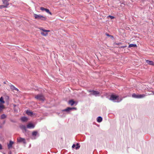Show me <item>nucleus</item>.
<instances>
[{
    "label": "nucleus",
    "mask_w": 154,
    "mask_h": 154,
    "mask_svg": "<svg viewBox=\"0 0 154 154\" xmlns=\"http://www.w3.org/2000/svg\"><path fill=\"white\" fill-rule=\"evenodd\" d=\"M0 101L2 103H5V102L3 98L2 97H1L0 98Z\"/></svg>",
    "instance_id": "5701e85b"
},
{
    "label": "nucleus",
    "mask_w": 154,
    "mask_h": 154,
    "mask_svg": "<svg viewBox=\"0 0 154 154\" xmlns=\"http://www.w3.org/2000/svg\"><path fill=\"white\" fill-rule=\"evenodd\" d=\"M102 120V118L101 117L99 116L97 118V121L98 122H101Z\"/></svg>",
    "instance_id": "4468645a"
},
{
    "label": "nucleus",
    "mask_w": 154,
    "mask_h": 154,
    "mask_svg": "<svg viewBox=\"0 0 154 154\" xmlns=\"http://www.w3.org/2000/svg\"><path fill=\"white\" fill-rule=\"evenodd\" d=\"M21 120L23 122H26L28 120V119L26 117H23L21 118Z\"/></svg>",
    "instance_id": "9d476101"
},
{
    "label": "nucleus",
    "mask_w": 154,
    "mask_h": 154,
    "mask_svg": "<svg viewBox=\"0 0 154 154\" xmlns=\"http://www.w3.org/2000/svg\"><path fill=\"white\" fill-rule=\"evenodd\" d=\"M26 113L28 115L30 116H32L33 115V112L29 110H27Z\"/></svg>",
    "instance_id": "f8f14e48"
},
{
    "label": "nucleus",
    "mask_w": 154,
    "mask_h": 154,
    "mask_svg": "<svg viewBox=\"0 0 154 154\" xmlns=\"http://www.w3.org/2000/svg\"><path fill=\"white\" fill-rule=\"evenodd\" d=\"M37 132L36 131H34L32 132V135L33 136H35L37 135Z\"/></svg>",
    "instance_id": "4be33fe9"
},
{
    "label": "nucleus",
    "mask_w": 154,
    "mask_h": 154,
    "mask_svg": "<svg viewBox=\"0 0 154 154\" xmlns=\"http://www.w3.org/2000/svg\"><path fill=\"white\" fill-rule=\"evenodd\" d=\"M138 95H136L135 94H133L132 95V97L134 98H138Z\"/></svg>",
    "instance_id": "412c9836"
},
{
    "label": "nucleus",
    "mask_w": 154,
    "mask_h": 154,
    "mask_svg": "<svg viewBox=\"0 0 154 154\" xmlns=\"http://www.w3.org/2000/svg\"><path fill=\"white\" fill-rule=\"evenodd\" d=\"M2 149V145L0 144V149Z\"/></svg>",
    "instance_id": "7c9ffc66"
},
{
    "label": "nucleus",
    "mask_w": 154,
    "mask_h": 154,
    "mask_svg": "<svg viewBox=\"0 0 154 154\" xmlns=\"http://www.w3.org/2000/svg\"><path fill=\"white\" fill-rule=\"evenodd\" d=\"M46 8H45L43 7H41L40 8V9L41 10H42V11H45V10L46 9Z\"/></svg>",
    "instance_id": "393cba45"
},
{
    "label": "nucleus",
    "mask_w": 154,
    "mask_h": 154,
    "mask_svg": "<svg viewBox=\"0 0 154 154\" xmlns=\"http://www.w3.org/2000/svg\"><path fill=\"white\" fill-rule=\"evenodd\" d=\"M34 16L35 18L37 20H42L45 21L46 19V17H45L43 16L40 14H34Z\"/></svg>",
    "instance_id": "f257e3e1"
},
{
    "label": "nucleus",
    "mask_w": 154,
    "mask_h": 154,
    "mask_svg": "<svg viewBox=\"0 0 154 154\" xmlns=\"http://www.w3.org/2000/svg\"><path fill=\"white\" fill-rule=\"evenodd\" d=\"M119 102V101H117V102Z\"/></svg>",
    "instance_id": "473e14b6"
},
{
    "label": "nucleus",
    "mask_w": 154,
    "mask_h": 154,
    "mask_svg": "<svg viewBox=\"0 0 154 154\" xmlns=\"http://www.w3.org/2000/svg\"><path fill=\"white\" fill-rule=\"evenodd\" d=\"M17 141L18 142L19 141V140L18 139V138L17 139Z\"/></svg>",
    "instance_id": "2f4dec72"
},
{
    "label": "nucleus",
    "mask_w": 154,
    "mask_h": 154,
    "mask_svg": "<svg viewBox=\"0 0 154 154\" xmlns=\"http://www.w3.org/2000/svg\"><path fill=\"white\" fill-rule=\"evenodd\" d=\"M14 143V142L11 141H10L8 145V147L9 149H10L12 148V146Z\"/></svg>",
    "instance_id": "6e6552de"
},
{
    "label": "nucleus",
    "mask_w": 154,
    "mask_h": 154,
    "mask_svg": "<svg viewBox=\"0 0 154 154\" xmlns=\"http://www.w3.org/2000/svg\"><path fill=\"white\" fill-rule=\"evenodd\" d=\"M119 96L118 95H115L114 94H112L110 97L109 98V100L113 101L114 102H116L115 101L116 100H119Z\"/></svg>",
    "instance_id": "7ed1b4c3"
},
{
    "label": "nucleus",
    "mask_w": 154,
    "mask_h": 154,
    "mask_svg": "<svg viewBox=\"0 0 154 154\" xmlns=\"http://www.w3.org/2000/svg\"><path fill=\"white\" fill-rule=\"evenodd\" d=\"M128 47L129 48L132 47H137V45L136 44H130L129 45Z\"/></svg>",
    "instance_id": "dca6fc26"
},
{
    "label": "nucleus",
    "mask_w": 154,
    "mask_h": 154,
    "mask_svg": "<svg viewBox=\"0 0 154 154\" xmlns=\"http://www.w3.org/2000/svg\"><path fill=\"white\" fill-rule=\"evenodd\" d=\"M45 11L47 13H48L49 14L51 15H52V13L48 9H46L45 10Z\"/></svg>",
    "instance_id": "aec40b11"
},
{
    "label": "nucleus",
    "mask_w": 154,
    "mask_h": 154,
    "mask_svg": "<svg viewBox=\"0 0 154 154\" xmlns=\"http://www.w3.org/2000/svg\"><path fill=\"white\" fill-rule=\"evenodd\" d=\"M109 17H110V19H112L114 18V17L112 16L109 15L108 16Z\"/></svg>",
    "instance_id": "bb28decb"
},
{
    "label": "nucleus",
    "mask_w": 154,
    "mask_h": 154,
    "mask_svg": "<svg viewBox=\"0 0 154 154\" xmlns=\"http://www.w3.org/2000/svg\"><path fill=\"white\" fill-rule=\"evenodd\" d=\"M153 94H154V93H153Z\"/></svg>",
    "instance_id": "72a5a7b5"
},
{
    "label": "nucleus",
    "mask_w": 154,
    "mask_h": 154,
    "mask_svg": "<svg viewBox=\"0 0 154 154\" xmlns=\"http://www.w3.org/2000/svg\"><path fill=\"white\" fill-rule=\"evenodd\" d=\"M20 128L23 130L25 131H26V126L25 125H22L20 126Z\"/></svg>",
    "instance_id": "2eb2a0df"
},
{
    "label": "nucleus",
    "mask_w": 154,
    "mask_h": 154,
    "mask_svg": "<svg viewBox=\"0 0 154 154\" xmlns=\"http://www.w3.org/2000/svg\"><path fill=\"white\" fill-rule=\"evenodd\" d=\"M145 95L144 94H140L138 95V98H142L144 97Z\"/></svg>",
    "instance_id": "f3484780"
},
{
    "label": "nucleus",
    "mask_w": 154,
    "mask_h": 154,
    "mask_svg": "<svg viewBox=\"0 0 154 154\" xmlns=\"http://www.w3.org/2000/svg\"><path fill=\"white\" fill-rule=\"evenodd\" d=\"M2 2L5 8L7 7L9 5V3L7 0H2Z\"/></svg>",
    "instance_id": "423d86ee"
},
{
    "label": "nucleus",
    "mask_w": 154,
    "mask_h": 154,
    "mask_svg": "<svg viewBox=\"0 0 154 154\" xmlns=\"http://www.w3.org/2000/svg\"><path fill=\"white\" fill-rule=\"evenodd\" d=\"M4 108V106L2 104H0V110H2Z\"/></svg>",
    "instance_id": "b1692460"
},
{
    "label": "nucleus",
    "mask_w": 154,
    "mask_h": 154,
    "mask_svg": "<svg viewBox=\"0 0 154 154\" xmlns=\"http://www.w3.org/2000/svg\"><path fill=\"white\" fill-rule=\"evenodd\" d=\"M10 88L11 89L12 91H18V89L16 88L13 85H10Z\"/></svg>",
    "instance_id": "1a4fd4ad"
},
{
    "label": "nucleus",
    "mask_w": 154,
    "mask_h": 154,
    "mask_svg": "<svg viewBox=\"0 0 154 154\" xmlns=\"http://www.w3.org/2000/svg\"><path fill=\"white\" fill-rule=\"evenodd\" d=\"M34 127V125L32 123H29L27 126V128H33Z\"/></svg>",
    "instance_id": "0eeeda50"
},
{
    "label": "nucleus",
    "mask_w": 154,
    "mask_h": 154,
    "mask_svg": "<svg viewBox=\"0 0 154 154\" xmlns=\"http://www.w3.org/2000/svg\"><path fill=\"white\" fill-rule=\"evenodd\" d=\"M4 8H5V7L4 6V5H0V9H2Z\"/></svg>",
    "instance_id": "cd10ccee"
},
{
    "label": "nucleus",
    "mask_w": 154,
    "mask_h": 154,
    "mask_svg": "<svg viewBox=\"0 0 154 154\" xmlns=\"http://www.w3.org/2000/svg\"><path fill=\"white\" fill-rule=\"evenodd\" d=\"M75 146V144H73L72 145V148H74Z\"/></svg>",
    "instance_id": "c756f323"
},
{
    "label": "nucleus",
    "mask_w": 154,
    "mask_h": 154,
    "mask_svg": "<svg viewBox=\"0 0 154 154\" xmlns=\"http://www.w3.org/2000/svg\"><path fill=\"white\" fill-rule=\"evenodd\" d=\"M6 117V116L4 114H3L1 116V119H4Z\"/></svg>",
    "instance_id": "6ab92c4d"
},
{
    "label": "nucleus",
    "mask_w": 154,
    "mask_h": 154,
    "mask_svg": "<svg viewBox=\"0 0 154 154\" xmlns=\"http://www.w3.org/2000/svg\"><path fill=\"white\" fill-rule=\"evenodd\" d=\"M77 146L75 148L76 149H78L79 148L80 146H79V145L78 143L76 144Z\"/></svg>",
    "instance_id": "a878e982"
},
{
    "label": "nucleus",
    "mask_w": 154,
    "mask_h": 154,
    "mask_svg": "<svg viewBox=\"0 0 154 154\" xmlns=\"http://www.w3.org/2000/svg\"><path fill=\"white\" fill-rule=\"evenodd\" d=\"M20 142H23V143H25L26 142L25 139L20 137Z\"/></svg>",
    "instance_id": "a211bd4d"
},
{
    "label": "nucleus",
    "mask_w": 154,
    "mask_h": 154,
    "mask_svg": "<svg viewBox=\"0 0 154 154\" xmlns=\"http://www.w3.org/2000/svg\"><path fill=\"white\" fill-rule=\"evenodd\" d=\"M88 91L89 92L91 93L90 94H92L96 96L97 95L99 94H100V92L98 91H95L94 90L91 91L89 90Z\"/></svg>",
    "instance_id": "39448f33"
},
{
    "label": "nucleus",
    "mask_w": 154,
    "mask_h": 154,
    "mask_svg": "<svg viewBox=\"0 0 154 154\" xmlns=\"http://www.w3.org/2000/svg\"><path fill=\"white\" fill-rule=\"evenodd\" d=\"M35 98L36 100L42 101H44L45 100L44 96L42 94H39L35 95Z\"/></svg>",
    "instance_id": "f03ea898"
},
{
    "label": "nucleus",
    "mask_w": 154,
    "mask_h": 154,
    "mask_svg": "<svg viewBox=\"0 0 154 154\" xmlns=\"http://www.w3.org/2000/svg\"><path fill=\"white\" fill-rule=\"evenodd\" d=\"M39 29L43 31V32H41V34L44 36H47L48 35V32H50L49 30H46L44 29H42V28H39Z\"/></svg>",
    "instance_id": "20e7f679"
},
{
    "label": "nucleus",
    "mask_w": 154,
    "mask_h": 154,
    "mask_svg": "<svg viewBox=\"0 0 154 154\" xmlns=\"http://www.w3.org/2000/svg\"><path fill=\"white\" fill-rule=\"evenodd\" d=\"M75 103V102L72 100H70L69 101V103L72 106Z\"/></svg>",
    "instance_id": "ddd939ff"
},
{
    "label": "nucleus",
    "mask_w": 154,
    "mask_h": 154,
    "mask_svg": "<svg viewBox=\"0 0 154 154\" xmlns=\"http://www.w3.org/2000/svg\"><path fill=\"white\" fill-rule=\"evenodd\" d=\"M75 109V108H70V107H67V108L63 110V111H69L70 110H72V109Z\"/></svg>",
    "instance_id": "9b49d317"
},
{
    "label": "nucleus",
    "mask_w": 154,
    "mask_h": 154,
    "mask_svg": "<svg viewBox=\"0 0 154 154\" xmlns=\"http://www.w3.org/2000/svg\"><path fill=\"white\" fill-rule=\"evenodd\" d=\"M106 35L107 36H112H112H111V35H109V34L108 33H106Z\"/></svg>",
    "instance_id": "c85d7f7f"
}]
</instances>
